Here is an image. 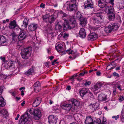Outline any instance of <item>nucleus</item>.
Listing matches in <instances>:
<instances>
[{
	"mask_svg": "<svg viewBox=\"0 0 124 124\" xmlns=\"http://www.w3.org/2000/svg\"><path fill=\"white\" fill-rule=\"evenodd\" d=\"M116 6L118 9L119 10L123 9L124 8V7L121 3H117L116 4Z\"/></svg>",
	"mask_w": 124,
	"mask_h": 124,
	"instance_id": "obj_36",
	"label": "nucleus"
},
{
	"mask_svg": "<svg viewBox=\"0 0 124 124\" xmlns=\"http://www.w3.org/2000/svg\"><path fill=\"white\" fill-rule=\"evenodd\" d=\"M66 52L68 53V54H75V52L71 50L70 49L67 50L66 51Z\"/></svg>",
	"mask_w": 124,
	"mask_h": 124,
	"instance_id": "obj_45",
	"label": "nucleus"
},
{
	"mask_svg": "<svg viewBox=\"0 0 124 124\" xmlns=\"http://www.w3.org/2000/svg\"><path fill=\"white\" fill-rule=\"evenodd\" d=\"M58 60L57 59H55L53 62H52V65H54L55 64V63Z\"/></svg>",
	"mask_w": 124,
	"mask_h": 124,
	"instance_id": "obj_58",
	"label": "nucleus"
},
{
	"mask_svg": "<svg viewBox=\"0 0 124 124\" xmlns=\"http://www.w3.org/2000/svg\"><path fill=\"white\" fill-rule=\"evenodd\" d=\"M29 118L28 117V115L26 114H24L20 119L19 122V124H25L27 121L29 120Z\"/></svg>",
	"mask_w": 124,
	"mask_h": 124,
	"instance_id": "obj_10",
	"label": "nucleus"
},
{
	"mask_svg": "<svg viewBox=\"0 0 124 124\" xmlns=\"http://www.w3.org/2000/svg\"><path fill=\"white\" fill-rule=\"evenodd\" d=\"M114 10L113 7L111 6H107L105 7L104 9L105 12L108 14L113 12Z\"/></svg>",
	"mask_w": 124,
	"mask_h": 124,
	"instance_id": "obj_15",
	"label": "nucleus"
},
{
	"mask_svg": "<svg viewBox=\"0 0 124 124\" xmlns=\"http://www.w3.org/2000/svg\"><path fill=\"white\" fill-rule=\"evenodd\" d=\"M63 45L62 43H57L56 45L55 48L58 52H62V49Z\"/></svg>",
	"mask_w": 124,
	"mask_h": 124,
	"instance_id": "obj_24",
	"label": "nucleus"
},
{
	"mask_svg": "<svg viewBox=\"0 0 124 124\" xmlns=\"http://www.w3.org/2000/svg\"><path fill=\"white\" fill-rule=\"evenodd\" d=\"M35 70L33 67L30 68L25 73V74L27 76L32 75L34 74Z\"/></svg>",
	"mask_w": 124,
	"mask_h": 124,
	"instance_id": "obj_27",
	"label": "nucleus"
},
{
	"mask_svg": "<svg viewBox=\"0 0 124 124\" xmlns=\"http://www.w3.org/2000/svg\"><path fill=\"white\" fill-rule=\"evenodd\" d=\"M97 35L95 33L93 32L88 35V39L89 40H94L97 38Z\"/></svg>",
	"mask_w": 124,
	"mask_h": 124,
	"instance_id": "obj_14",
	"label": "nucleus"
},
{
	"mask_svg": "<svg viewBox=\"0 0 124 124\" xmlns=\"http://www.w3.org/2000/svg\"><path fill=\"white\" fill-rule=\"evenodd\" d=\"M38 25L37 24L32 23L29 26L28 29L30 31H33L37 29Z\"/></svg>",
	"mask_w": 124,
	"mask_h": 124,
	"instance_id": "obj_22",
	"label": "nucleus"
},
{
	"mask_svg": "<svg viewBox=\"0 0 124 124\" xmlns=\"http://www.w3.org/2000/svg\"><path fill=\"white\" fill-rule=\"evenodd\" d=\"M104 19L101 14H97L93 16L91 18L93 23L97 26L101 25V21Z\"/></svg>",
	"mask_w": 124,
	"mask_h": 124,
	"instance_id": "obj_2",
	"label": "nucleus"
},
{
	"mask_svg": "<svg viewBox=\"0 0 124 124\" xmlns=\"http://www.w3.org/2000/svg\"><path fill=\"white\" fill-rule=\"evenodd\" d=\"M93 122V119L91 116H88L86 117L85 121V124H92Z\"/></svg>",
	"mask_w": 124,
	"mask_h": 124,
	"instance_id": "obj_29",
	"label": "nucleus"
},
{
	"mask_svg": "<svg viewBox=\"0 0 124 124\" xmlns=\"http://www.w3.org/2000/svg\"><path fill=\"white\" fill-rule=\"evenodd\" d=\"M119 117V116L118 115L117 116H112V118H115L116 120H117Z\"/></svg>",
	"mask_w": 124,
	"mask_h": 124,
	"instance_id": "obj_52",
	"label": "nucleus"
},
{
	"mask_svg": "<svg viewBox=\"0 0 124 124\" xmlns=\"http://www.w3.org/2000/svg\"><path fill=\"white\" fill-rule=\"evenodd\" d=\"M84 8L89 9L93 8V4L92 0H87L85 2L84 5Z\"/></svg>",
	"mask_w": 124,
	"mask_h": 124,
	"instance_id": "obj_11",
	"label": "nucleus"
},
{
	"mask_svg": "<svg viewBox=\"0 0 124 124\" xmlns=\"http://www.w3.org/2000/svg\"><path fill=\"white\" fill-rule=\"evenodd\" d=\"M121 116L122 117L124 118V105L123 106V108L121 112Z\"/></svg>",
	"mask_w": 124,
	"mask_h": 124,
	"instance_id": "obj_47",
	"label": "nucleus"
},
{
	"mask_svg": "<svg viewBox=\"0 0 124 124\" xmlns=\"http://www.w3.org/2000/svg\"><path fill=\"white\" fill-rule=\"evenodd\" d=\"M100 119L98 118L94 121L93 120L92 124H100Z\"/></svg>",
	"mask_w": 124,
	"mask_h": 124,
	"instance_id": "obj_37",
	"label": "nucleus"
},
{
	"mask_svg": "<svg viewBox=\"0 0 124 124\" xmlns=\"http://www.w3.org/2000/svg\"><path fill=\"white\" fill-rule=\"evenodd\" d=\"M70 103L73 105H74L76 108L77 106H78L80 104V103L79 101H78L76 99H71L69 101Z\"/></svg>",
	"mask_w": 124,
	"mask_h": 124,
	"instance_id": "obj_18",
	"label": "nucleus"
},
{
	"mask_svg": "<svg viewBox=\"0 0 124 124\" xmlns=\"http://www.w3.org/2000/svg\"><path fill=\"white\" fill-rule=\"evenodd\" d=\"M48 11L50 12L49 13L48 15L49 16L48 18V22L50 23V25H51L52 23L54 22L55 19V16L54 15H51V16L50 14H53L54 12V10L53 9L48 10Z\"/></svg>",
	"mask_w": 124,
	"mask_h": 124,
	"instance_id": "obj_7",
	"label": "nucleus"
},
{
	"mask_svg": "<svg viewBox=\"0 0 124 124\" xmlns=\"http://www.w3.org/2000/svg\"><path fill=\"white\" fill-rule=\"evenodd\" d=\"M99 105V103L98 102H96L95 103L91 104L89 106L92 111L93 112L98 109Z\"/></svg>",
	"mask_w": 124,
	"mask_h": 124,
	"instance_id": "obj_16",
	"label": "nucleus"
},
{
	"mask_svg": "<svg viewBox=\"0 0 124 124\" xmlns=\"http://www.w3.org/2000/svg\"><path fill=\"white\" fill-rule=\"evenodd\" d=\"M76 17L80 21V24L82 26H85L86 24L87 18L85 17H83L79 11H78L76 13Z\"/></svg>",
	"mask_w": 124,
	"mask_h": 124,
	"instance_id": "obj_5",
	"label": "nucleus"
},
{
	"mask_svg": "<svg viewBox=\"0 0 124 124\" xmlns=\"http://www.w3.org/2000/svg\"><path fill=\"white\" fill-rule=\"evenodd\" d=\"M98 5L101 8H103L106 6L107 3L106 0H99L98 1Z\"/></svg>",
	"mask_w": 124,
	"mask_h": 124,
	"instance_id": "obj_21",
	"label": "nucleus"
},
{
	"mask_svg": "<svg viewBox=\"0 0 124 124\" xmlns=\"http://www.w3.org/2000/svg\"><path fill=\"white\" fill-rule=\"evenodd\" d=\"M107 99V95L105 94L102 93L100 94L98 96V100L101 101H106Z\"/></svg>",
	"mask_w": 124,
	"mask_h": 124,
	"instance_id": "obj_25",
	"label": "nucleus"
},
{
	"mask_svg": "<svg viewBox=\"0 0 124 124\" xmlns=\"http://www.w3.org/2000/svg\"><path fill=\"white\" fill-rule=\"evenodd\" d=\"M88 90V88H83L79 92L80 95L81 96L83 97L85 95L87 94Z\"/></svg>",
	"mask_w": 124,
	"mask_h": 124,
	"instance_id": "obj_28",
	"label": "nucleus"
},
{
	"mask_svg": "<svg viewBox=\"0 0 124 124\" xmlns=\"http://www.w3.org/2000/svg\"><path fill=\"white\" fill-rule=\"evenodd\" d=\"M33 118L36 120H39L41 116V115L40 111L38 109L34 110Z\"/></svg>",
	"mask_w": 124,
	"mask_h": 124,
	"instance_id": "obj_9",
	"label": "nucleus"
},
{
	"mask_svg": "<svg viewBox=\"0 0 124 124\" xmlns=\"http://www.w3.org/2000/svg\"><path fill=\"white\" fill-rule=\"evenodd\" d=\"M109 14L108 16V19L109 20L111 21H113L114 20L115 16L114 13L113 12Z\"/></svg>",
	"mask_w": 124,
	"mask_h": 124,
	"instance_id": "obj_33",
	"label": "nucleus"
},
{
	"mask_svg": "<svg viewBox=\"0 0 124 124\" xmlns=\"http://www.w3.org/2000/svg\"><path fill=\"white\" fill-rule=\"evenodd\" d=\"M0 59L3 62H4L5 61V58L4 57H0Z\"/></svg>",
	"mask_w": 124,
	"mask_h": 124,
	"instance_id": "obj_61",
	"label": "nucleus"
},
{
	"mask_svg": "<svg viewBox=\"0 0 124 124\" xmlns=\"http://www.w3.org/2000/svg\"><path fill=\"white\" fill-rule=\"evenodd\" d=\"M40 7L41 8H44L45 7V4L42 3L40 5Z\"/></svg>",
	"mask_w": 124,
	"mask_h": 124,
	"instance_id": "obj_62",
	"label": "nucleus"
},
{
	"mask_svg": "<svg viewBox=\"0 0 124 124\" xmlns=\"http://www.w3.org/2000/svg\"><path fill=\"white\" fill-rule=\"evenodd\" d=\"M67 3L68 4V5L67 8V9L68 11H71L77 9L78 3L76 0L68 1Z\"/></svg>",
	"mask_w": 124,
	"mask_h": 124,
	"instance_id": "obj_4",
	"label": "nucleus"
},
{
	"mask_svg": "<svg viewBox=\"0 0 124 124\" xmlns=\"http://www.w3.org/2000/svg\"><path fill=\"white\" fill-rule=\"evenodd\" d=\"M77 76V74H74L73 76H72L70 78V79H72L73 80L74 79V78L75 77Z\"/></svg>",
	"mask_w": 124,
	"mask_h": 124,
	"instance_id": "obj_56",
	"label": "nucleus"
},
{
	"mask_svg": "<svg viewBox=\"0 0 124 124\" xmlns=\"http://www.w3.org/2000/svg\"><path fill=\"white\" fill-rule=\"evenodd\" d=\"M61 107L62 109L68 111H70L71 108L74 110L76 108L75 107L73 108L72 105L70 103L69 101L68 102L63 104L62 106Z\"/></svg>",
	"mask_w": 124,
	"mask_h": 124,
	"instance_id": "obj_8",
	"label": "nucleus"
},
{
	"mask_svg": "<svg viewBox=\"0 0 124 124\" xmlns=\"http://www.w3.org/2000/svg\"><path fill=\"white\" fill-rule=\"evenodd\" d=\"M62 28V26L59 24H57L55 25V28L57 30L60 31L61 30Z\"/></svg>",
	"mask_w": 124,
	"mask_h": 124,
	"instance_id": "obj_42",
	"label": "nucleus"
},
{
	"mask_svg": "<svg viewBox=\"0 0 124 124\" xmlns=\"http://www.w3.org/2000/svg\"><path fill=\"white\" fill-rule=\"evenodd\" d=\"M48 119V122L50 124H55L57 122L56 117L54 115L49 116Z\"/></svg>",
	"mask_w": 124,
	"mask_h": 124,
	"instance_id": "obj_12",
	"label": "nucleus"
},
{
	"mask_svg": "<svg viewBox=\"0 0 124 124\" xmlns=\"http://www.w3.org/2000/svg\"><path fill=\"white\" fill-rule=\"evenodd\" d=\"M124 99V97L123 96H120L119 98V101H121Z\"/></svg>",
	"mask_w": 124,
	"mask_h": 124,
	"instance_id": "obj_51",
	"label": "nucleus"
},
{
	"mask_svg": "<svg viewBox=\"0 0 124 124\" xmlns=\"http://www.w3.org/2000/svg\"><path fill=\"white\" fill-rule=\"evenodd\" d=\"M42 18L44 21L45 22H46V15H45L42 16Z\"/></svg>",
	"mask_w": 124,
	"mask_h": 124,
	"instance_id": "obj_46",
	"label": "nucleus"
},
{
	"mask_svg": "<svg viewBox=\"0 0 124 124\" xmlns=\"http://www.w3.org/2000/svg\"><path fill=\"white\" fill-rule=\"evenodd\" d=\"M89 97L93 98V94L92 93L88 90L87 94Z\"/></svg>",
	"mask_w": 124,
	"mask_h": 124,
	"instance_id": "obj_41",
	"label": "nucleus"
},
{
	"mask_svg": "<svg viewBox=\"0 0 124 124\" xmlns=\"http://www.w3.org/2000/svg\"><path fill=\"white\" fill-rule=\"evenodd\" d=\"M102 85L100 83H97L94 85V88L96 90L102 86Z\"/></svg>",
	"mask_w": 124,
	"mask_h": 124,
	"instance_id": "obj_38",
	"label": "nucleus"
},
{
	"mask_svg": "<svg viewBox=\"0 0 124 124\" xmlns=\"http://www.w3.org/2000/svg\"><path fill=\"white\" fill-rule=\"evenodd\" d=\"M31 50L32 48L31 47L22 49L21 53L22 58L24 59H29L31 55Z\"/></svg>",
	"mask_w": 124,
	"mask_h": 124,
	"instance_id": "obj_3",
	"label": "nucleus"
},
{
	"mask_svg": "<svg viewBox=\"0 0 124 124\" xmlns=\"http://www.w3.org/2000/svg\"><path fill=\"white\" fill-rule=\"evenodd\" d=\"M114 0H109L108 3L112 6L114 5Z\"/></svg>",
	"mask_w": 124,
	"mask_h": 124,
	"instance_id": "obj_48",
	"label": "nucleus"
},
{
	"mask_svg": "<svg viewBox=\"0 0 124 124\" xmlns=\"http://www.w3.org/2000/svg\"><path fill=\"white\" fill-rule=\"evenodd\" d=\"M20 116V115L19 114L17 115V117L15 118L16 120H18V118Z\"/></svg>",
	"mask_w": 124,
	"mask_h": 124,
	"instance_id": "obj_63",
	"label": "nucleus"
},
{
	"mask_svg": "<svg viewBox=\"0 0 124 124\" xmlns=\"http://www.w3.org/2000/svg\"><path fill=\"white\" fill-rule=\"evenodd\" d=\"M21 30L20 33L18 37V39L19 40H22L24 39L26 36V34L23 31Z\"/></svg>",
	"mask_w": 124,
	"mask_h": 124,
	"instance_id": "obj_17",
	"label": "nucleus"
},
{
	"mask_svg": "<svg viewBox=\"0 0 124 124\" xmlns=\"http://www.w3.org/2000/svg\"><path fill=\"white\" fill-rule=\"evenodd\" d=\"M79 34L80 37L82 38H85L86 36V34L85 33V30L84 28H81L80 29Z\"/></svg>",
	"mask_w": 124,
	"mask_h": 124,
	"instance_id": "obj_23",
	"label": "nucleus"
},
{
	"mask_svg": "<svg viewBox=\"0 0 124 124\" xmlns=\"http://www.w3.org/2000/svg\"><path fill=\"white\" fill-rule=\"evenodd\" d=\"M69 36V34L66 33H64L63 36V37L64 38H67Z\"/></svg>",
	"mask_w": 124,
	"mask_h": 124,
	"instance_id": "obj_57",
	"label": "nucleus"
},
{
	"mask_svg": "<svg viewBox=\"0 0 124 124\" xmlns=\"http://www.w3.org/2000/svg\"><path fill=\"white\" fill-rule=\"evenodd\" d=\"M4 117V116L3 117L2 115L0 114V121H2Z\"/></svg>",
	"mask_w": 124,
	"mask_h": 124,
	"instance_id": "obj_59",
	"label": "nucleus"
},
{
	"mask_svg": "<svg viewBox=\"0 0 124 124\" xmlns=\"http://www.w3.org/2000/svg\"><path fill=\"white\" fill-rule=\"evenodd\" d=\"M28 25V21L26 18H25L23 21V25L22 26L23 27L24 26V28H25L27 27V26Z\"/></svg>",
	"mask_w": 124,
	"mask_h": 124,
	"instance_id": "obj_34",
	"label": "nucleus"
},
{
	"mask_svg": "<svg viewBox=\"0 0 124 124\" xmlns=\"http://www.w3.org/2000/svg\"><path fill=\"white\" fill-rule=\"evenodd\" d=\"M41 102V99L39 97L36 98L33 103V106L36 107L38 106Z\"/></svg>",
	"mask_w": 124,
	"mask_h": 124,
	"instance_id": "obj_20",
	"label": "nucleus"
},
{
	"mask_svg": "<svg viewBox=\"0 0 124 124\" xmlns=\"http://www.w3.org/2000/svg\"><path fill=\"white\" fill-rule=\"evenodd\" d=\"M9 27L10 29H13L16 28V29H19L21 30V28L16 23V22L15 20H14L11 22L9 24Z\"/></svg>",
	"mask_w": 124,
	"mask_h": 124,
	"instance_id": "obj_13",
	"label": "nucleus"
},
{
	"mask_svg": "<svg viewBox=\"0 0 124 124\" xmlns=\"http://www.w3.org/2000/svg\"><path fill=\"white\" fill-rule=\"evenodd\" d=\"M21 45H20V44H17L16 45V46L18 48H20L21 46Z\"/></svg>",
	"mask_w": 124,
	"mask_h": 124,
	"instance_id": "obj_64",
	"label": "nucleus"
},
{
	"mask_svg": "<svg viewBox=\"0 0 124 124\" xmlns=\"http://www.w3.org/2000/svg\"><path fill=\"white\" fill-rule=\"evenodd\" d=\"M6 38L3 35L0 36V45H1L6 42Z\"/></svg>",
	"mask_w": 124,
	"mask_h": 124,
	"instance_id": "obj_32",
	"label": "nucleus"
},
{
	"mask_svg": "<svg viewBox=\"0 0 124 124\" xmlns=\"http://www.w3.org/2000/svg\"><path fill=\"white\" fill-rule=\"evenodd\" d=\"M113 75L117 78L119 77V75L116 72H114L113 74Z\"/></svg>",
	"mask_w": 124,
	"mask_h": 124,
	"instance_id": "obj_50",
	"label": "nucleus"
},
{
	"mask_svg": "<svg viewBox=\"0 0 124 124\" xmlns=\"http://www.w3.org/2000/svg\"><path fill=\"white\" fill-rule=\"evenodd\" d=\"M91 82L90 81L88 82H86L85 83L84 85L85 86L89 85L91 84Z\"/></svg>",
	"mask_w": 124,
	"mask_h": 124,
	"instance_id": "obj_55",
	"label": "nucleus"
},
{
	"mask_svg": "<svg viewBox=\"0 0 124 124\" xmlns=\"http://www.w3.org/2000/svg\"><path fill=\"white\" fill-rule=\"evenodd\" d=\"M87 71H84L83 72H82L79 74V76H83L85 74L87 73Z\"/></svg>",
	"mask_w": 124,
	"mask_h": 124,
	"instance_id": "obj_54",
	"label": "nucleus"
},
{
	"mask_svg": "<svg viewBox=\"0 0 124 124\" xmlns=\"http://www.w3.org/2000/svg\"><path fill=\"white\" fill-rule=\"evenodd\" d=\"M7 78V76H6L0 73V79L3 80L4 79H6Z\"/></svg>",
	"mask_w": 124,
	"mask_h": 124,
	"instance_id": "obj_43",
	"label": "nucleus"
},
{
	"mask_svg": "<svg viewBox=\"0 0 124 124\" xmlns=\"http://www.w3.org/2000/svg\"><path fill=\"white\" fill-rule=\"evenodd\" d=\"M3 87L4 86H3L0 87V95H1L2 93Z\"/></svg>",
	"mask_w": 124,
	"mask_h": 124,
	"instance_id": "obj_53",
	"label": "nucleus"
},
{
	"mask_svg": "<svg viewBox=\"0 0 124 124\" xmlns=\"http://www.w3.org/2000/svg\"><path fill=\"white\" fill-rule=\"evenodd\" d=\"M116 86L118 89L120 91H121L122 89L121 88V85H120V84L118 82L115 85Z\"/></svg>",
	"mask_w": 124,
	"mask_h": 124,
	"instance_id": "obj_44",
	"label": "nucleus"
},
{
	"mask_svg": "<svg viewBox=\"0 0 124 124\" xmlns=\"http://www.w3.org/2000/svg\"><path fill=\"white\" fill-rule=\"evenodd\" d=\"M119 26L117 24L113 23L106 27L104 29V31L107 33H109L113 30H117Z\"/></svg>",
	"mask_w": 124,
	"mask_h": 124,
	"instance_id": "obj_6",
	"label": "nucleus"
},
{
	"mask_svg": "<svg viewBox=\"0 0 124 124\" xmlns=\"http://www.w3.org/2000/svg\"><path fill=\"white\" fill-rule=\"evenodd\" d=\"M40 83L39 82H35L34 85L35 91L36 93H38L40 90Z\"/></svg>",
	"mask_w": 124,
	"mask_h": 124,
	"instance_id": "obj_19",
	"label": "nucleus"
},
{
	"mask_svg": "<svg viewBox=\"0 0 124 124\" xmlns=\"http://www.w3.org/2000/svg\"><path fill=\"white\" fill-rule=\"evenodd\" d=\"M11 35L13 37H15L17 35L15 32H12L11 33Z\"/></svg>",
	"mask_w": 124,
	"mask_h": 124,
	"instance_id": "obj_49",
	"label": "nucleus"
},
{
	"mask_svg": "<svg viewBox=\"0 0 124 124\" xmlns=\"http://www.w3.org/2000/svg\"><path fill=\"white\" fill-rule=\"evenodd\" d=\"M0 114L3 116L5 118L7 117L8 115V113L6 110L5 109L1 110L0 111Z\"/></svg>",
	"mask_w": 124,
	"mask_h": 124,
	"instance_id": "obj_30",
	"label": "nucleus"
},
{
	"mask_svg": "<svg viewBox=\"0 0 124 124\" xmlns=\"http://www.w3.org/2000/svg\"><path fill=\"white\" fill-rule=\"evenodd\" d=\"M107 122V120L104 117L100 119V124H106Z\"/></svg>",
	"mask_w": 124,
	"mask_h": 124,
	"instance_id": "obj_35",
	"label": "nucleus"
},
{
	"mask_svg": "<svg viewBox=\"0 0 124 124\" xmlns=\"http://www.w3.org/2000/svg\"><path fill=\"white\" fill-rule=\"evenodd\" d=\"M63 25V29L64 30L67 29H71L77 26V23L75 19L73 17H71L69 20L70 23L66 19Z\"/></svg>",
	"mask_w": 124,
	"mask_h": 124,
	"instance_id": "obj_1",
	"label": "nucleus"
},
{
	"mask_svg": "<svg viewBox=\"0 0 124 124\" xmlns=\"http://www.w3.org/2000/svg\"><path fill=\"white\" fill-rule=\"evenodd\" d=\"M114 64L113 63H111L108 65L106 68V69L108 70L113 69L112 65Z\"/></svg>",
	"mask_w": 124,
	"mask_h": 124,
	"instance_id": "obj_40",
	"label": "nucleus"
},
{
	"mask_svg": "<svg viewBox=\"0 0 124 124\" xmlns=\"http://www.w3.org/2000/svg\"><path fill=\"white\" fill-rule=\"evenodd\" d=\"M34 110L33 109H29L26 111L24 114H26L27 115H28V117L30 119H31L32 117L31 116H30V115L29 113L33 115L34 113Z\"/></svg>",
	"mask_w": 124,
	"mask_h": 124,
	"instance_id": "obj_26",
	"label": "nucleus"
},
{
	"mask_svg": "<svg viewBox=\"0 0 124 124\" xmlns=\"http://www.w3.org/2000/svg\"><path fill=\"white\" fill-rule=\"evenodd\" d=\"M58 14H61V15L62 16V18L66 17L67 16V14L62 12V10H60L59 11L58 13Z\"/></svg>",
	"mask_w": 124,
	"mask_h": 124,
	"instance_id": "obj_39",
	"label": "nucleus"
},
{
	"mask_svg": "<svg viewBox=\"0 0 124 124\" xmlns=\"http://www.w3.org/2000/svg\"><path fill=\"white\" fill-rule=\"evenodd\" d=\"M6 104L4 98L1 96H0V107H3Z\"/></svg>",
	"mask_w": 124,
	"mask_h": 124,
	"instance_id": "obj_31",
	"label": "nucleus"
},
{
	"mask_svg": "<svg viewBox=\"0 0 124 124\" xmlns=\"http://www.w3.org/2000/svg\"><path fill=\"white\" fill-rule=\"evenodd\" d=\"M108 124H113L114 122L111 120L108 121Z\"/></svg>",
	"mask_w": 124,
	"mask_h": 124,
	"instance_id": "obj_60",
	"label": "nucleus"
}]
</instances>
